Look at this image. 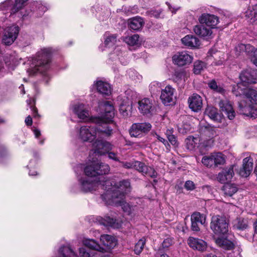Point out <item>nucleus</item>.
I'll return each instance as SVG.
<instances>
[{
	"instance_id": "nucleus-49",
	"label": "nucleus",
	"mask_w": 257,
	"mask_h": 257,
	"mask_svg": "<svg viewBox=\"0 0 257 257\" xmlns=\"http://www.w3.org/2000/svg\"><path fill=\"white\" fill-rule=\"evenodd\" d=\"M134 168L144 174L146 170H147L148 166L145 165L143 163L139 161L134 162Z\"/></svg>"
},
{
	"instance_id": "nucleus-45",
	"label": "nucleus",
	"mask_w": 257,
	"mask_h": 257,
	"mask_svg": "<svg viewBox=\"0 0 257 257\" xmlns=\"http://www.w3.org/2000/svg\"><path fill=\"white\" fill-rule=\"evenodd\" d=\"M163 84V83L159 82L157 81L152 82L149 85L150 91L152 94H155L157 92L159 91L160 89L162 88Z\"/></svg>"
},
{
	"instance_id": "nucleus-50",
	"label": "nucleus",
	"mask_w": 257,
	"mask_h": 257,
	"mask_svg": "<svg viewBox=\"0 0 257 257\" xmlns=\"http://www.w3.org/2000/svg\"><path fill=\"white\" fill-rule=\"evenodd\" d=\"M33 8L36 9V10L38 12L39 16L42 15L47 10V8L45 6L39 3L38 2H34L33 4Z\"/></svg>"
},
{
	"instance_id": "nucleus-58",
	"label": "nucleus",
	"mask_w": 257,
	"mask_h": 257,
	"mask_svg": "<svg viewBox=\"0 0 257 257\" xmlns=\"http://www.w3.org/2000/svg\"><path fill=\"white\" fill-rule=\"evenodd\" d=\"M152 135L156 137V138L157 139V140L158 141H159L160 142L163 143L164 144V145L166 147H167V146H169V145L168 143V141L167 140H166L164 138L160 137L159 135H158L157 133H152Z\"/></svg>"
},
{
	"instance_id": "nucleus-40",
	"label": "nucleus",
	"mask_w": 257,
	"mask_h": 257,
	"mask_svg": "<svg viewBox=\"0 0 257 257\" xmlns=\"http://www.w3.org/2000/svg\"><path fill=\"white\" fill-rule=\"evenodd\" d=\"M222 190L226 196H231L237 191V188L235 184H226L223 187Z\"/></svg>"
},
{
	"instance_id": "nucleus-41",
	"label": "nucleus",
	"mask_w": 257,
	"mask_h": 257,
	"mask_svg": "<svg viewBox=\"0 0 257 257\" xmlns=\"http://www.w3.org/2000/svg\"><path fill=\"white\" fill-rule=\"evenodd\" d=\"M60 257H76V254L69 246H63L59 249Z\"/></svg>"
},
{
	"instance_id": "nucleus-2",
	"label": "nucleus",
	"mask_w": 257,
	"mask_h": 257,
	"mask_svg": "<svg viewBox=\"0 0 257 257\" xmlns=\"http://www.w3.org/2000/svg\"><path fill=\"white\" fill-rule=\"evenodd\" d=\"M104 185V190L106 192L101 195V197L106 202L108 200L122 199L124 194L131 190L130 182L126 180L115 183L112 180L105 179Z\"/></svg>"
},
{
	"instance_id": "nucleus-52",
	"label": "nucleus",
	"mask_w": 257,
	"mask_h": 257,
	"mask_svg": "<svg viewBox=\"0 0 257 257\" xmlns=\"http://www.w3.org/2000/svg\"><path fill=\"white\" fill-rule=\"evenodd\" d=\"M116 42V36L115 35H112L107 37L105 41L104 44L106 46H113Z\"/></svg>"
},
{
	"instance_id": "nucleus-62",
	"label": "nucleus",
	"mask_w": 257,
	"mask_h": 257,
	"mask_svg": "<svg viewBox=\"0 0 257 257\" xmlns=\"http://www.w3.org/2000/svg\"><path fill=\"white\" fill-rule=\"evenodd\" d=\"M168 141H169V142L173 146H178V142H177V140L176 139V138L175 137V136L173 135H172V136H170L169 137V138H168Z\"/></svg>"
},
{
	"instance_id": "nucleus-7",
	"label": "nucleus",
	"mask_w": 257,
	"mask_h": 257,
	"mask_svg": "<svg viewBox=\"0 0 257 257\" xmlns=\"http://www.w3.org/2000/svg\"><path fill=\"white\" fill-rule=\"evenodd\" d=\"M78 139L84 142H92L98 135L97 127L94 126L84 125L77 130Z\"/></svg>"
},
{
	"instance_id": "nucleus-64",
	"label": "nucleus",
	"mask_w": 257,
	"mask_h": 257,
	"mask_svg": "<svg viewBox=\"0 0 257 257\" xmlns=\"http://www.w3.org/2000/svg\"><path fill=\"white\" fill-rule=\"evenodd\" d=\"M220 54L221 53L220 52H218L217 51L214 49H211L208 52V56L214 58L216 56H220Z\"/></svg>"
},
{
	"instance_id": "nucleus-37",
	"label": "nucleus",
	"mask_w": 257,
	"mask_h": 257,
	"mask_svg": "<svg viewBox=\"0 0 257 257\" xmlns=\"http://www.w3.org/2000/svg\"><path fill=\"white\" fill-rule=\"evenodd\" d=\"M205 113L211 119L215 121L219 122L220 120L221 116L217 112V109L213 106H207Z\"/></svg>"
},
{
	"instance_id": "nucleus-10",
	"label": "nucleus",
	"mask_w": 257,
	"mask_h": 257,
	"mask_svg": "<svg viewBox=\"0 0 257 257\" xmlns=\"http://www.w3.org/2000/svg\"><path fill=\"white\" fill-rule=\"evenodd\" d=\"M172 59L175 64L179 66H184L191 63L193 57L188 52L183 51L176 53Z\"/></svg>"
},
{
	"instance_id": "nucleus-39",
	"label": "nucleus",
	"mask_w": 257,
	"mask_h": 257,
	"mask_svg": "<svg viewBox=\"0 0 257 257\" xmlns=\"http://www.w3.org/2000/svg\"><path fill=\"white\" fill-rule=\"evenodd\" d=\"M232 224L233 228L238 230L245 229L248 226L247 220L242 217H238L234 219Z\"/></svg>"
},
{
	"instance_id": "nucleus-28",
	"label": "nucleus",
	"mask_w": 257,
	"mask_h": 257,
	"mask_svg": "<svg viewBox=\"0 0 257 257\" xmlns=\"http://www.w3.org/2000/svg\"><path fill=\"white\" fill-rule=\"evenodd\" d=\"M100 241L105 246V248H104L105 250L104 252L106 251L107 250L113 248L116 244V241L115 238L108 234H103L101 235Z\"/></svg>"
},
{
	"instance_id": "nucleus-25",
	"label": "nucleus",
	"mask_w": 257,
	"mask_h": 257,
	"mask_svg": "<svg viewBox=\"0 0 257 257\" xmlns=\"http://www.w3.org/2000/svg\"><path fill=\"white\" fill-rule=\"evenodd\" d=\"M132 109V101L127 97H124L119 105V111L121 115L124 117L131 114Z\"/></svg>"
},
{
	"instance_id": "nucleus-34",
	"label": "nucleus",
	"mask_w": 257,
	"mask_h": 257,
	"mask_svg": "<svg viewBox=\"0 0 257 257\" xmlns=\"http://www.w3.org/2000/svg\"><path fill=\"white\" fill-rule=\"evenodd\" d=\"M96 87L97 91L104 95H108L111 92L110 85L102 81H98L96 83Z\"/></svg>"
},
{
	"instance_id": "nucleus-61",
	"label": "nucleus",
	"mask_w": 257,
	"mask_h": 257,
	"mask_svg": "<svg viewBox=\"0 0 257 257\" xmlns=\"http://www.w3.org/2000/svg\"><path fill=\"white\" fill-rule=\"evenodd\" d=\"M185 188L188 190H192L195 188V185L191 181H187L185 184Z\"/></svg>"
},
{
	"instance_id": "nucleus-42",
	"label": "nucleus",
	"mask_w": 257,
	"mask_h": 257,
	"mask_svg": "<svg viewBox=\"0 0 257 257\" xmlns=\"http://www.w3.org/2000/svg\"><path fill=\"white\" fill-rule=\"evenodd\" d=\"M213 160L214 162V167H217L218 165H223L225 162V158L221 153H214Z\"/></svg>"
},
{
	"instance_id": "nucleus-17",
	"label": "nucleus",
	"mask_w": 257,
	"mask_h": 257,
	"mask_svg": "<svg viewBox=\"0 0 257 257\" xmlns=\"http://www.w3.org/2000/svg\"><path fill=\"white\" fill-rule=\"evenodd\" d=\"M201 24H204L211 29L215 28L218 23V18L213 15L202 14L199 19Z\"/></svg>"
},
{
	"instance_id": "nucleus-26",
	"label": "nucleus",
	"mask_w": 257,
	"mask_h": 257,
	"mask_svg": "<svg viewBox=\"0 0 257 257\" xmlns=\"http://www.w3.org/2000/svg\"><path fill=\"white\" fill-rule=\"evenodd\" d=\"M73 112L77 115L78 117L81 119L87 120L89 119V112L82 104H77L73 107Z\"/></svg>"
},
{
	"instance_id": "nucleus-56",
	"label": "nucleus",
	"mask_w": 257,
	"mask_h": 257,
	"mask_svg": "<svg viewBox=\"0 0 257 257\" xmlns=\"http://www.w3.org/2000/svg\"><path fill=\"white\" fill-rule=\"evenodd\" d=\"M144 175H147L152 178H155L157 177V173L153 168L148 167L147 170H146Z\"/></svg>"
},
{
	"instance_id": "nucleus-29",
	"label": "nucleus",
	"mask_w": 257,
	"mask_h": 257,
	"mask_svg": "<svg viewBox=\"0 0 257 257\" xmlns=\"http://www.w3.org/2000/svg\"><path fill=\"white\" fill-rule=\"evenodd\" d=\"M181 41L183 45L190 48H197L200 44L199 40L191 35H186L181 39Z\"/></svg>"
},
{
	"instance_id": "nucleus-9",
	"label": "nucleus",
	"mask_w": 257,
	"mask_h": 257,
	"mask_svg": "<svg viewBox=\"0 0 257 257\" xmlns=\"http://www.w3.org/2000/svg\"><path fill=\"white\" fill-rule=\"evenodd\" d=\"M28 0H15V4H13L12 0H7L0 4V10L5 11L7 10H11V14H14L18 12L22 9L24 4Z\"/></svg>"
},
{
	"instance_id": "nucleus-47",
	"label": "nucleus",
	"mask_w": 257,
	"mask_h": 257,
	"mask_svg": "<svg viewBox=\"0 0 257 257\" xmlns=\"http://www.w3.org/2000/svg\"><path fill=\"white\" fill-rule=\"evenodd\" d=\"M145 243L146 239L145 238H142L138 241L134 248V251L136 254H140L142 252Z\"/></svg>"
},
{
	"instance_id": "nucleus-36",
	"label": "nucleus",
	"mask_w": 257,
	"mask_h": 257,
	"mask_svg": "<svg viewBox=\"0 0 257 257\" xmlns=\"http://www.w3.org/2000/svg\"><path fill=\"white\" fill-rule=\"evenodd\" d=\"M121 40L129 46H138L140 44V37L138 34H134L121 37Z\"/></svg>"
},
{
	"instance_id": "nucleus-24",
	"label": "nucleus",
	"mask_w": 257,
	"mask_h": 257,
	"mask_svg": "<svg viewBox=\"0 0 257 257\" xmlns=\"http://www.w3.org/2000/svg\"><path fill=\"white\" fill-rule=\"evenodd\" d=\"M123 199L124 198L114 200H108L106 201V202L108 204L112 203L119 205L121 206V208L124 212L127 214H131L135 210L136 206L130 205L129 203L125 202Z\"/></svg>"
},
{
	"instance_id": "nucleus-23",
	"label": "nucleus",
	"mask_w": 257,
	"mask_h": 257,
	"mask_svg": "<svg viewBox=\"0 0 257 257\" xmlns=\"http://www.w3.org/2000/svg\"><path fill=\"white\" fill-rule=\"evenodd\" d=\"M189 107L194 111L201 110L202 107V100L200 95L194 93L188 98Z\"/></svg>"
},
{
	"instance_id": "nucleus-12",
	"label": "nucleus",
	"mask_w": 257,
	"mask_h": 257,
	"mask_svg": "<svg viewBox=\"0 0 257 257\" xmlns=\"http://www.w3.org/2000/svg\"><path fill=\"white\" fill-rule=\"evenodd\" d=\"M19 31V28L18 26H12L7 28L5 30L3 43L6 45H11L17 38Z\"/></svg>"
},
{
	"instance_id": "nucleus-59",
	"label": "nucleus",
	"mask_w": 257,
	"mask_h": 257,
	"mask_svg": "<svg viewBox=\"0 0 257 257\" xmlns=\"http://www.w3.org/2000/svg\"><path fill=\"white\" fill-rule=\"evenodd\" d=\"M173 243V240L171 238L165 239L162 243V246L164 248H167L171 245Z\"/></svg>"
},
{
	"instance_id": "nucleus-32",
	"label": "nucleus",
	"mask_w": 257,
	"mask_h": 257,
	"mask_svg": "<svg viewBox=\"0 0 257 257\" xmlns=\"http://www.w3.org/2000/svg\"><path fill=\"white\" fill-rule=\"evenodd\" d=\"M144 24L143 19L140 17H136L128 20V25L130 29L138 31L141 29Z\"/></svg>"
},
{
	"instance_id": "nucleus-15",
	"label": "nucleus",
	"mask_w": 257,
	"mask_h": 257,
	"mask_svg": "<svg viewBox=\"0 0 257 257\" xmlns=\"http://www.w3.org/2000/svg\"><path fill=\"white\" fill-rule=\"evenodd\" d=\"M206 216L204 214L196 212L193 213L191 216V229L193 231L200 230V225H204L206 223Z\"/></svg>"
},
{
	"instance_id": "nucleus-19",
	"label": "nucleus",
	"mask_w": 257,
	"mask_h": 257,
	"mask_svg": "<svg viewBox=\"0 0 257 257\" xmlns=\"http://www.w3.org/2000/svg\"><path fill=\"white\" fill-rule=\"evenodd\" d=\"M240 90L241 92L236 91L235 88H234L232 90V92L236 96L243 93L251 104L257 105V91L256 90L248 89L244 91H243L242 89H240Z\"/></svg>"
},
{
	"instance_id": "nucleus-44",
	"label": "nucleus",
	"mask_w": 257,
	"mask_h": 257,
	"mask_svg": "<svg viewBox=\"0 0 257 257\" xmlns=\"http://www.w3.org/2000/svg\"><path fill=\"white\" fill-rule=\"evenodd\" d=\"M213 153L208 156H205L202 159V164L208 168L215 167Z\"/></svg>"
},
{
	"instance_id": "nucleus-51",
	"label": "nucleus",
	"mask_w": 257,
	"mask_h": 257,
	"mask_svg": "<svg viewBox=\"0 0 257 257\" xmlns=\"http://www.w3.org/2000/svg\"><path fill=\"white\" fill-rule=\"evenodd\" d=\"M253 10V6L251 7H249L247 11L245 12V17L248 19L253 20V21H255L257 20L255 19V14Z\"/></svg>"
},
{
	"instance_id": "nucleus-43",
	"label": "nucleus",
	"mask_w": 257,
	"mask_h": 257,
	"mask_svg": "<svg viewBox=\"0 0 257 257\" xmlns=\"http://www.w3.org/2000/svg\"><path fill=\"white\" fill-rule=\"evenodd\" d=\"M209 87L213 90L214 91L223 94L225 92L224 88L220 85H217L215 80H212L208 83Z\"/></svg>"
},
{
	"instance_id": "nucleus-8",
	"label": "nucleus",
	"mask_w": 257,
	"mask_h": 257,
	"mask_svg": "<svg viewBox=\"0 0 257 257\" xmlns=\"http://www.w3.org/2000/svg\"><path fill=\"white\" fill-rule=\"evenodd\" d=\"M236 52L239 55L245 52L249 57L251 61L257 67V49L250 44H239L235 47Z\"/></svg>"
},
{
	"instance_id": "nucleus-60",
	"label": "nucleus",
	"mask_w": 257,
	"mask_h": 257,
	"mask_svg": "<svg viewBox=\"0 0 257 257\" xmlns=\"http://www.w3.org/2000/svg\"><path fill=\"white\" fill-rule=\"evenodd\" d=\"M123 167L126 169H132L134 167V162H119Z\"/></svg>"
},
{
	"instance_id": "nucleus-5",
	"label": "nucleus",
	"mask_w": 257,
	"mask_h": 257,
	"mask_svg": "<svg viewBox=\"0 0 257 257\" xmlns=\"http://www.w3.org/2000/svg\"><path fill=\"white\" fill-rule=\"evenodd\" d=\"M210 228L216 234H225L228 231V222L225 217L214 215L212 217Z\"/></svg>"
},
{
	"instance_id": "nucleus-4",
	"label": "nucleus",
	"mask_w": 257,
	"mask_h": 257,
	"mask_svg": "<svg viewBox=\"0 0 257 257\" xmlns=\"http://www.w3.org/2000/svg\"><path fill=\"white\" fill-rule=\"evenodd\" d=\"M105 179L104 176L99 177L98 180L88 176L82 177L79 180L81 189L84 192L92 191L99 188L104 190Z\"/></svg>"
},
{
	"instance_id": "nucleus-57",
	"label": "nucleus",
	"mask_w": 257,
	"mask_h": 257,
	"mask_svg": "<svg viewBox=\"0 0 257 257\" xmlns=\"http://www.w3.org/2000/svg\"><path fill=\"white\" fill-rule=\"evenodd\" d=\"M34 102V100L32 99H29L27 100V102L29 105H30V108L31 109L32 111H33V114L34 117H36L37 116H38V114L37 112V108L34 107L32 104Z\"/></svg>"
},
{
	"instance_id": "nucleus-18",
	"label": "nucleus",
	"mask_w": 257,
	"mask_h": 257,
	"mask_svg": "<svg viewBox=\"0 0 257 257\" xmlns=\"http://www.w3.org/2000/svg\"><path fill=\"white\" fill-rule=\"evenodd\" d=\"M219 106L222 112H224L230 119H233L235 113L232 104L228 100H222L219 103Z\"/></svg>"
},
{
	"instance_id": "nucleus-14",
	"label": "nucleus",
	"mask_w": 257,
	"mask_h": 257,
	"mask_svg": "<svg viewBox=\"0 0 257 257\" xmlns=\"http://www.w3.org/2000/svg\"><path fill=\"white\" fill-rule=\"evenodd\" d=\"M138 108L143 114H152L155 112L153 101L148 98H144L138 102Z\"/></svg>"
},
{
	"instance_id": "nucleus-22",
	"label": "nucleus",
	"mask_w": 257,
	"mask_h": 257,
	"mask_svg": "<svg viewBox=\"0 0 257 257\" xmlns=\"http://www.w3.org/2000/svg\"><path fill=\"white\" fill-rule=\"evenodd\" d=\"M188 244L190 247L200 251H204L207 248V243L205 241L193 237H189Z\"/></svg>"
},
{
	"instance_id": "nucleus-16",
	"label": "nucleus",
	"mask_w": 257,
	"mask_h": 257,
	"mask_svg": "<svg viewBox=\"0 0 257 257\" xmlns=\"http://www.w3.org/2000/svg\"><path fill=\"white\" fill-rule=\"evenodd\" d=\"M239 78L244 85L257 83V71L251 69H247L241 72Z\"/></svg>"
},
{
	"instance_id": "nucleus-63",
	"label": "nucleus",
	"mask_w": 257,
	"mask_h": 257,
	"mask_svg": "<svg viewBox=\"0 0 257 257\" xmlns=\"http://www.w3.org/2000/svg\"><path fill=\"white\" fill-rule=\"evenodd\" d=\"M106 154H108V157L110 159L113 160L117 162H120L118 158L116 156V153L109 151L108 152V153H107Z\"/></svg>"
},
{
	"instance_id": "nucleus-1",
	"label": "nucleus",
	"mask_w": 257,
	"mask_h": 257,
	"mask_svg": "<svg viewBox=\"0 0 257 257\" xmlns=\"http://www.w3.org/2000/svg\"><path fill=\"white\" fill-rule=\"evenodd\" d=\"M99 108L102 113L101 116L91 117V121L99 125L97 127L98 135L101 138L102 135L110 137L113 134V130L116 127L112 119L114 116V107L109 101H104L99 104Z\"/></svg>"
},
{
	"instance_id": "nucleus-55",
	"label": "nucleus",
	"mask_w": 257,
	"mask_h": 257,
	"mask_svg": "<svg viewBox=\"0 0 257 257\" xmlns=\"http://www.w3.org/2000/svg\"><path fill=\"white\" fill-rule=\"evenodd\" d=\"M213 140L212 139L205 140L204 138H202L200 139V146L201 147H210L213 145Z\"/></svg>"
},
{
	"instance_id": "nucleus-13",
	"label": "nucleus",
	"mask_w": 257,
	"mask_h": 257,
	"mask_svg": "<svg viewBox=\"0 0 257 257\" xmlns=\"http://www.w3.org/2000/svg\"><path fill=\"white\" fill-rule=\"evenodd\" d=\"M94 141L92 144L94 153L99 155L106 154L113 148V146L109 142L96 139Z\"/></svg>"
},
{
	"instance_id": "nucleus-11",
	"label": "nucleus",
	"mask_w": 257,
	"mask_h": 257,
	"mask_svg": "<svg viewBox=\"0 0 257 257\" xmlns=\"http://www.w3.org/2000/svg\"><path fill=\"white\" fill-rule=\"evenodd\" d=\"M151 128L152 125L149 123H135L132 125L130 134L132 137H140L149 132Z\"/></svg>"
},
{
	"instance_id": "nucleus-54",
	"label": "nucleus",
	"mask_w": 257,
	"mask_h": 257,
	"mask_svg": "<svg viewBox=\"0 0 257 257\" xmlns=\"http://www.w3.org/2000/svg\"><path fill=\"white\" fill-rule=\"evenodd\" d=\"M79 256L80 257H93L95 256V253L92 251L88 252L85 248L81 247L79 248Z\"/></svg>"
},
{
	"instance_id": "nucleus-30",
	"label": "nucleus",
	"mask_w": 257,
	"mask_h": 257,
	"mask_svg": "<svg viewBox=\"0 0 257 257\" xmlns=\"http://www.w3.org/2000/svg\"><path fill=\"white\" fill-rule=\"evenodd\" d=\"M204 24L200 25H196L194 28V32L195 33L204 38H209L212 34V29L211 28H207L205 27Z\"/></svg>"
},
{
	"instance_id": "nucleus-20",
	"label": "nucleus",
	"mask_w": 257,
	"mask_h": 257,
	"mask_svg": "<svg viewBox=\"0 0 257 257\" xmlns=\"http://www.w3.org/2000/svg\"><path fill=\"white\" fill-rule=\"evenodd\" d=\"M174 92L175 89L169 85L166 86L164 89H162L160 99L164 104L168 105L173 101Z\"/></svg>"
},
{
	"instance_id": "nucleus-35",
	"label": "nucleus",
	"mask_w": 257,
	"mask_h": 257,
	"mask_svg": "<svg viewBox=\"0 0 257 257\" xmlns=\"http://www.w3.org/2000/svg\"><path fill=\"white\" fill-rule=\"evenodd\" d=\"M215 242L219 246L226 250H231L234 248V246L232 241L224 237L217 238Z\"/></svg>"
},
{
	"instance_id": "nucleus-33",
	"label": "nucleus",
	"mask_w": 257,
	"mask_h": 257,
	"mask_svg": "<svg viewBox=\"0 0 257 257\" xmlns=\"http://www.w3.org/2000/svg\"><path fill=\"white\" fill-rule=\"evenodd\" d=\"M83 244L85 246L95 251L104 252L105 249L101 246L96 241L92 239L86 238L83 240Z\"/></svg>"
},
{
	"instance_id": "nucleus-48",
	"label": "nucleus",
	"mask_w": 257,
	"mask_h": 257,
	"mask_svg": "<svg viewBox=\"0 0 257 257\" xmlns=\"http://www.w3.org/2000/svg\"><path fill=\"white\" fill-rule=\"evenodd\" d=\"M178 130L180 133L186 134L192 130L191 125L187 121L184 122L183 124L178 126Z\"/></svg>"
},
{
	"instance_id": "nucleus-21",
	"label": "nucleus",
	"mask_w": 257,
	"mask_h": 257,
	"mask_svg": "<svg viewBox=\"0 0 257 257\" xmlns=\"http://www.w3.org/2000/svg\"><path fill=\"white\" fill-rule=\"evenodd\" d=\"M234 175L233 167L230 166L224 168L217 176V180L221 183H225L230 181Z\"/></svg>"
},
{
	"instance_id": "nucleus-53",
	"label": "nucleus",
	"mask_w": 257,
	"mask_h": 257,
	"mask_svg": "<svg viewBox=\"0 0 257 257\" xmlns=\"http://www.w3.org/2000/svg\"><path fill=\"white\" fill-rule=\"evenodd\" d=\"M105 221L106 222V225L111 226L113 227L117 228L119 226V224L116 222L115 219L110 217L109 216H106L105 217Z\"/></svg>"
},
{
	"instance_id": "nucleus-46",
	"label": "nucleus",
	"mask_w": 257,
	"mask_h": 257,
	"mask_svg": "<svg viewBox=\"0 0 257 257\" xmlns=\"http://www.w3.org/2000/svg\"><path fill=\"white\" fill-rule=\"evenodd\" d=\"M206 68V64L202 61H197L194 63V73L196 74H200Z\"/></svg>"
},
{
	"instance_id": "nucleus-31",
	"label": "nucleus",
	"mask_w": 257,
	"mask_h": 257,
	"mask_svg": "<svg viewBox=\"0 0 257 257\" xmlns=\"http://www.w3.org/2000/svg\"><path fill=\"white\" fill-rule=\"evenodd\" d=\"M239 107L241 113L251 117L255 118L257 117V109L251 105L247 106H243L242 103H240Z\"/></svg>"
},
{
	"instance_id": "nucleus-6",
	"label": "nucleus",
	"mask_w": 257,
	"mask_h": 257,
	"mask_svg": "<svg viewBox=\"0 0 257 257\" xmlns=\"http://www.w3.org/2000/svg\"><path fill=\"white\" fill-rule=\"evenodd\" d=\"M110 168L108 164L102 162H94L84 168L86 176L94 177L109 173Z\"/></svg>"
},
{
	"instance_id": "nucleus-38",
	"label": "nucleus",
	"mask_w": 257,
	"mask_h": 257,
	"mask_svg": "<svg viewBox=\"0 0 257 257\" xmlns=\"http://www.w3.org/2000/svg\"><path fill=\"white\" fill-rule=\"evenodd\" d=\"M200 139L198 137L189 136L186 139V144L187 148L192 150L196 147H200Z\"/></svg>"
},
{
	"instance_id": "nucleus-27",
	"label": "nucleus",
	"mask_w": 257,
	"mask_h": 257,
	"mask_svg": "<svg viewBox=\"0 0 257 257\" xmlns=\"http://www.w3.org/2000/svg\"><path fill=\"white\" fill-rule=\"evenodd\" d=\"M253 168L252 159L250 157L245 158L243 160L242 168L239 171V174L242 177H247L252 171Z\"/></svg>"
},
{
	"instance_id": "nucleus-3",
	"label": "nucleus",
	"mask_w": 257,
	"mask_h": 257,
	"mask_svg": "<svg viewBox=\"0 0 257 257\" xmlns=\"http://www.w3.org/2000/svg\"><path fill=\"white\" fill-rule=\"evenodd\" d=\"M52 53V50L50 48H44L39 52L37 64L35 67L31 70V75H34L37 72L43 73L49 68V63Z\"/></svg>"
}]
</instances>
